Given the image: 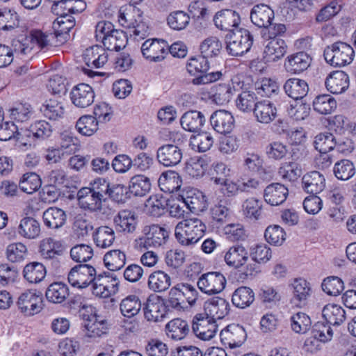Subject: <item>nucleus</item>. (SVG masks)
<instances>
[{
  "label": "nucleus",
  "mask_w": 356,
  "mask_h": 356,
  "mask_svg": "<svg viewBox=\"0 0 356 356\" xmlns=\"http://www.w3.org/2000/svg\"><path fill=\"white\" fill-rule=\"evenodd\" d=\"M209 69V63L207 58L202 54L191 57L186 65L188 72L195 76L200 73L207 72Z\"/></svg>",
  "instance_id": "51"
},
{
  "label": "nucleus",
  "mask_w": 356,
  "mask_h": 356,
  "mask_svg": "<svg viewBox=\"0 0 356 356\" xmlns=\"http://www.w3.org/2000/svg\"><path fill=\"white\" fill-rule=\"evenodd\" d=\"M109 54L107 49L98 45L87 48L83 54V58L88 67L99 68L102 67L108 59Z\"/></svg>",
  "instance_id": "25"
},
{
  "label": "nucleus",
  "mask_w": 356,
  "mask_h": 356,
  "mask_svg": "<svg viewBox=\"0 0 356 356\" xmlns=\"http://www.w3.org/2000/svg\"><path fill=\"white\" fill-rule=\"evenodd\" d=\"M323 316L327 323L333 325H339L346 318L345 310L339 305L328 304L322 311Z\"/></svg>",
  "instance_id": "41"
},
{
  "label": "nucleus",
  "mask_w": 356,
  "mask_h": 356,
  "mask_svg": "<svg viewBox=\"0 0 356 356\" xmlns=\"http://www.w3.org/2000/svg\"><path fill=\"white\" fill-rule=\"evenodd\" d=\"M214 143L212 135L207 131L201 132L195 136H192L190 140V144L193 149L197 147L200 152H205L211 149Z\"/></svg>",
  "instance_id": "54"
},
{
  "label": "nucleus",
  "mask_w": 356,
  "mask_h": 356,
  "mask_svg": "<svg viewBox=\"0 0 356 356\" xmlns=\"http://www.w3.org/2000/svg\"><path fill=\"white\" fill-rule=\"evenodd\" d=\"M166 200L163 197L158 198L156 195L151 197L147 200L145 207L147 209V213L154 217H159L168 211L166 209Z\"/></svg>",
  "instance_id": "61"
},
{
  "label": "nucleus",
  "mask_w": 356,
  "mask_h": 356,
  "mask_svg": "<svg viewBox=\"0 0 356 356\" xmlns=\"http://www.w3.org/2000/svg\"><path fill=\"white\" fill-rule=\"evenodd\" d=\"M277 172L282 179L292 182L300 177L302 169L300 163L296 161H289L282 163L278 168Z\"/></svg>",
  "instance_id": "45"
},
{
  "label": "nucleus",
  "mask_w": 356,
  "mask_h": 356,
  "mask_svg": "<svg viewBox=\"0 0 356 356\" xmlns=\"http://www.w3.org/2000/svg\"><path fill=\"white\" fill-rule=\"evenodd\" d=\"M244 215L250 220H259L262 213V202L254 198L247 199L243 204Z\"/></svg>",
  "instance_id": "59"
},
{
  "label": "nucleus",
  "mask_w": 356,
  "mask_h": 356,
  "mask_svg": "<svg viewBox=\"0 0 356 356\" xmlns=\"http://www.w3.org/2000/svg\"><path fill=\"white\" fill-rule=\"evenodd\" d=\"M99 12L102 17L110 19L111 17V1L103 0L99 6ZM95 38L102 42L104 47L110 51L111 44V22L109 20L99 22L95 26Z\"/></svg>",
  "instance_id": "5"
},
{
  "label": "nucleus",
  "mask_w": 356,
  "mask_h": 356,
  "mask_svg": "<svg viewBox=\"0 0 356 356\" xmlns=\"http://www.w3.org/2000/svg\"><path fill=\"white\" fill-rule=\"evenodd\" d=\"M254 300L253 291L246 286H241L235 290L232 294V302L238 308H245L250 306Z\"/></svg>",
  "instance_id": "46"
},
{
  "label": "nucleus",
  "mask_w": 356,
  "mask_h": 356,
  "mask_svg": "<svg viewBox=\"0 0 356 356\" xmlns=\"http://www.w3.org/2000/svg\"><path fill=\"white\" fill-rule=\"evenodd\" d=\"M99 121L92 115H83L77 120L76 129L83 136H90L98 130Z\"/></svg>",
  "instance_id": "48"
},
{
  "label": "nucleus",
  "mask_w": 356,
  "mask_h": 356,
  "mask_svg": "<svg viewBox=\"0 0 356 356\" xmlns=\"http://www.w3.org/2000/svg\"><path fill=\"white\" fill-rule=\"evenodd\" d=\"M141 307L140 299L136 296H130L122 300L120 305V309L124 316L131 317L139 312Z\"/></svg>",
  "instance_id": "58"
},
{
  "label": "nucleus",
  "mask_w": 356,
  "mask_h": 356,
  "mask_svg": "<svg viewBox=\"0 0 356 356\" xmlns=\"http://www.w3.org/2000/svg\"><path fill=\"white\" fill-rule=\"evenodd\" d=\"M312 58L305 51H300L289 56L284 62L286 70L291 74H299L310 65Z\"/></svg>",
  "instance_id": "24"
},
{
  "label": "nucleus",
  "mask_w": 356,
  "mask_h": 356,
  "mask_svg": "<svg viewBox=\"0 0 356 356\" xmlns=\"http://www.w3.org/2000/svg\"><path fill=\"white\" fill-rule=\"evenodd\" d=\"M217 327L213 317L205 314H197L193 318V331L202 340L208 341L212 339L216 333Z\"/></svg>",
  "instance_id": "10"
},
{
  "label": "nucleus",
  "mask_w": 356,
  "mask_h": 356,
  "mask_svg": "<svg viewBox=\"0 0 356 356\" xmlns=\"http://www.w3.org/2000/svg\"><path fill=\"white\" fill-rule=\"evenodd\" d=\"M177 199L181 201L191 213L196 214L204 211L208 206L207 200L204 193L194 188L188 187L183 189Z\"/></svg>",
  "instance_id": "8"
},
{
  "label": "nucleus",
  "mask_w": 356,
  "mask_h": 356,
  "mask_svg": "<svg viewBox=\"0 0 356 356\" xmlns=\"http://www.w3.org/2000/svg\"><path fill=\"white\" fill-rule=\"evenodd\" d=\"M182 180L177 172L168 170L163 172L158 180L160 189L164 193H172L179 190L181 186Z\"/></svg>",
  "instance_id": "34"
},
{
  "label": "nucleus",
  "mask_w": 356,
  "mask_h": 356,
  "mask_svg": "<svg viewBox=\"0 0 356 356\" xmlns=\"http://www.w3.org/2000/svg\"><path fill=\"white\" fill-rule=\"evenodd\" d=\"M353 163L349 159L337 161L333 168V172L337 179L342 181L350 179L355 174Z\"/></svg>",
  "instance_id": "49"
},
{
  "label": "nucleus",
  "mask_w": 356,
  "mask_h": 356,
  "mask_svg": "<svg viewBox=\"0 0 356 356\" xmlns=\"http://www.w3.org/2000/svg\"><path fill=\"white\" fill-rule=\"evenodd\" d=\"M257 97L254 92L242 91L236 100L238 109L243 112H253L254 107L257 104Z\"/></svg>",
  "instance_id": "53"
},
{
  "label": "nucleus",
  "mask_w": 356,
  "mask_h": 356,
  "mask_svg": "<svg viewBox=\"0 0 356 356\" xmlns=\"http://www.w3.org/2000/svg\"><path fill=\"white\" fill-rule=\"evenodd\" d=\"M287 45L281 38H272L265 47L264 60L266 63H273L281 59L286 53Z\"/></svg>",
  "instance_id": "28"
},
{
  "label": "nucleus",
  "mask_w": 356,
  "mask_h": 356,
  "mask_svg": "<svg viewBox=\"0 0 356 356\" xmlns=\"http://www.w3.org/2000/svg\"><path fill=\"white\" fill-rule=\"evenodd\" d=\"M147 284L150 290L155 292H162L170 287L171 279L163 270H156L149 275Z\"/></svg>",
  "instance_id": "39"
},
{
  "label": "nucleus",
  "mask_w": 356,
  "mask_h": 356,
  "mask_svg": "<svg viewBox=\"0 0 356 356\" xmlns=\"http://www.w3.org/2000/svg\"><path fill=\"white\" fill-rule=\"evenodd\" d=\"M167 24L175 31L185 29L191 21L190 15L183 10H175L170 13L166 18Z\"/></svg>",
  "instance_id": "47"
},
{
  "label": "nucleus",
  "mask_w": 356,
  "mask_h": 356,
  "mask_svg": "<svg viewBox=\"0 0 356 356\" xmlns=\"http://www.w3.org/2000/svg\"><path fill=\"white\" fill-rule=\"evenodd\" d=\"M222 43L216 37L206 38L200 44L201 54L207 58L218 56L222 49Z\"/></svg>",
  "instance_id": "57"
},
{
  "label": "nucleus",
  "mask_w": 356,
  "mask_h": 356,
  "mask_svg": "<svg viewBox=\"0 0 356 356\" xmlns=\"http://www.w3.org/2000/svg\"><path fill=\"white\" fill-rule=\"evenodd\" d=\"M44 116L51 120H58L63 118L65 105L61 99L51 98L45 101L40 108Z\"/></svg>",
  "instance_id": "35"
},
{
  "label": "nucleus",
  "mask_w": 356,
  "mask_h": 356,
  "mask_svg": "<svg viewBox=\"0 0 356 356\" xmlns=\"http://www.w3.org/2000/svg\"><path fill=\"white\" fill-rule=\"evenodd\" d=\"M292 298L291 302L298 307H302L307 304L308 299L312 294L309 283L302 278L294 280L291 285Z\"/></svg>",
  "instance_id": "18"
},
{
  "label": "nucleus",
  "mask_w": 356,
  "mask_h": 356,
  "mask_svg": "<svg viewBox=\"0 0 356 356\" xmlns=\"http://www.w3.org/2000/svg\"><path fill=\"white\" fill-rule=\"evenodd\" d=\"M313 107L320 114L327 115L336 108L337 102L330 95H320L313 101Z\"/></svg>",
  "instance_id": "50"
},
{
  "label": "nucleus",
  "mask_w": 356,
  "mask_h": 356,
  "mask_svg": "<svg viewBox=\"0 0 356 356\" xmlns=\"http://www.w3.org/2000/svg\"><path fill=\"white\" fill-rule=\"evenodd\" d=\"M210 123L216 132L226 135L230 134L234 129V118L230 112L218 110L211 115Z\"/></svg>",
  "instance_id": "19"
},
{
  "label": "nucleus",
  "mask_w": 356,
  "mask_h": 356,
  "mask_svg": "<svg viewBox=\"0 0 356 356\" xmlns=\"http://www.w3.org/2000/svg\"><path fill=\"white\" fill-rule=\"evenodd\" d=\"M226 284L225 276L219 272H209L198 280V288L204 293L211 295L221 292Z\"/></svg>",
  "instance_id": "12"
},
{
  "label": "nucleus",
  "mask_w": 356,
  "mask_h": 356,
  "mask_svg": "<svg viewBox=\"0 0 356 356\" xmlns=\"http://www.w3.org/2000/svg\"><path fill=\"white\" fill-rule=\"evenodd\" d=\"M33 109L29 104H19L10 109V118L15 124L28 122L33 117Z\"/></svg>",
  "instance_id": "44"
},
{
  "label": "nucleus",
  "mask_w": 356,
  "mask_h": 356,
  "mask_svg": "<svg viewBox=\"0 0 356 356\" xmlns=\"http://www.w3.org/2000/svg\"><path fill=\"white\" fill-rule=\"evenodd\" d=\"M325 61L334 67H343L352 63L355 56L353 47L341 41L327 46L323 51Z\"/></svg>",
  "instance_id": "4"
},
{
  "label": "nucleus",
  "mask_w": 356,
  "mask_h": 356,
  "mask_svg": "<svg viewBox=\"0 0 356 356\" xmlns=\"http://www.w3.org/2000/svg\"><path fill=\"white\" fill-rule=\"evenodd\" d=\"M65 251V247L63 243L52 238L43 239L40 244L39 252L41 257L46 260L51 261L52 264L56 268L59 264L58 258Z\"/></svg>",
  "instance_id": "14"
},
{
  "label": "nucleus",
  "mask_w": 356,
  "mask_h": 356,
  "mask_svg": "<svg viewBox=\"0 0 356 356\" xmlns=\"http://www.w3.org/2000/svg\"><path fill=\"white\" fill-rule=\"evenodd\" d=\"M264 237L270 244L280 245L286 239V233L282 227L274 224L266 229Z\"/></svg>",
  "instance_id": "60"
},
{
  "label": "nucleus",
  "mask_w": 356,
  "mask_h": 356,
  "mask_svg": "<svg viewBox=\"0 0 356 356\" xmlns=\"http://www.w3.org/2000/svg\"><path fill=\"white\" fill-rule=\"evenodd\" d=\"M182 156V149L177 145H163L156 151V159L159 163L165 167L177 165L181 162Z\"/></svg>",
  "instance_id": "16"
},
{
  "label": "nucleus",
  "mask_w": 356,
  "mask_h": 356,
  "mask_svg": "<svg viewBox=\"0 0 356 356\" xmlns=\"http://www.w3.org/2000/svg\"><path fill=\"white\" fill-rule=\"evenodd\" d=\"M325 84L331 93L341 94L348 89L349 77L343 71H335L327 77Z\"/></svg>",
  "instance_id": "31"
},
{
  "label": "nucleus",
  "mask_w": 356,
  "mask_h": 356,
  "mask_svg": "<svg viewBox=\"0 0 356 356\" xmlns=\"http://www.w3.org/2000/svg\"><path fill=\"white\" fill-rule=\"evenodd\" d=\"M109 272H104L96 275V270L89 264H78L74 266L68 273V282L72 286L83 289L95 281L93 287V294L102 298H109L111 291L109 285L102 282L104 277H110Z\"/></svg>",
  "instance_id": "1"
},
{
  "label": "nucleus",
  "mask_w": 356,
  "mask_h": 356,
  "mask_svg": "<svg viewBox=\"0 0 356 356\" xmlns=\"http://www.w3.org/2000/svg\"><path fill=\"white\" fill-rule=\"evenodd\" d=\"M205 314L213 319H222L230 310L229 303L224 298L214 297L206 301L204 305Z\"/></svg>",
  "instance_id": "22"
},
{
  "label": "nucleus",
  "mask_w": 356,
  "mask_h": 356,
  "mask_svg": "<svg viewBox=\"0 0 356 356\" xmlns=\"http://www.w3.org/2000/svg\"><path fill=\"white\" fill-rule=\"evenodd\" d=\"M165 330L168 338L178 341L188 335L190 326L187 321L177 318L170 321L165 325Z\"/></svg>",
  "instance_id": "33"
},
{
  "label": "nucleus",
  "mask_w": 356,
  "mask_h": 356,
  "mask_svg": "<svg viewBox=\"0 0 356 356\" xmlns=\"http://www.w3.org/2000/svg\"><path fill=\"white\" fill-rule=\"evenodd\" d=\"M186 302H187L184 298V296L180 291L178 284L170 289L168 299L167 302H165L168 308L171 307L178 311L188 310L189 309V304Z\"/></svg>",
  "instance_id": "55"
},
{
  "label": "nucleus",
  "mask_w": 356,
  "mask_h": 356,
  "mask_svg": "<svg viewBox=\"0 0 356 356\" xmlns=\"http://www.w3.org/2000/svg\"><path fill=\"white\" fill-rule=\"evenodd\" d=\"M136 13L135 8L131 4H125L121 6L118 10V22L121 26L130 29L131 26L134 25L136 21L134 13Z\"/></svg>",
  "instance_id": "63"
},
{
  "label": "nucleus",
  "mask_w": 356,
  "mask_h": 356,
  "mask_svg": "<svg viewBox=\"0 0 356 356\" xmlns=\"http://www.w3.org/2000/svg\"><path fill=\"white\" fill-rule=\"evenodd\" d=\"M95 189L82 188L78 191L77 197L81 208L91 211L101 210L103 202L102 197L95 195Z\"/></svg>",
  "instance_id": "27"
},
{
  "label": "nucleus",
  "mask_w": 356,
  "mask_h": 356,
  "mask_svg": "<svg viewBox=\"0 0 356 356\" xmlns=\"http://www.w3.org/2000/svg\"><path fill=\"white\" fill-rule=\"evenodd\" d=\"M168 44L164 40H147L141 47L143 56L150 61L159 62L168 54Z\"/></svg>",
  "instance_id": "13"
},
{
  "label": "nucleus",
  "mask_w": 356,
  "mask_h": 356,
  "mask_svg": "<svg viewBox=\"0 0 356 356\" xmlns=\"http://www.w3.org/2000/svg\"><path fill=\"white\" fill-rule=\"evenodd\" d=\"M283 88L285 93L295 100L302 99L309 91L307 81L298 78L287 79Z\"/></svg>",
  "instance_id": "32"
},
{
  "label": "nucleus",
  "mask_w": 356,
  "mask_h": 356,
  "mask_svg": "<svg viewBox=\"0 0 356 356\" xmlns=\"http://www.w3.org/2000/svg\"><path fill=\"white\" fill-rule=\"evenodd\" d=\"M206 121L204 115L197 110L185 112L181 119V127L189 132H198L204 126Z\"/></svg>",
  "instance_id": "29"
},
{
  "label": "nucleus",
  "mask_w": 356,
  "mask_h": 356,
  "mask_svg": "<svg viewBox=\"0 0 356 356\" xmlns=\"http://www.w3.org/2000/svg\"><path fill=\"white\" fill-rule=\"evenodd\" d=\"M253 40V35L249 30L236 29L225 36L226 50L232 56H241L250 51Z\"/></svg>",
  "instance_id": "3"
},
{
  "label": "nucleus",
  "mask_w": 356,
  "mask_h": 356,
  "mask_svg": "<svg viewBox=\"0 0 356 356\" xmlns=\"http://www.w3.org/2000/svg\"><path fill=\"white\" fill-rule=\"evenodd\" d=\"M70 98L76 107L86 108L94 102L95 93L91 86L80 83L73 88L70 92Z\"/></svg>",
  "instance_id": "20"
},
{
  "label": "nucleus",
  "mask_w": 356,
  "mask_h": 356,
  "mask_svg": "<svg viewBox=\"0 0 356 356\" xmlns=\"http://www.w3.org/2000/svg\"><path fill=\"white\" fill-rule=\"evenodd\" d=\"M335 137L330 132L321 133L316 135L314 140V146L320 153H327L334 149Z\"/></svg>",
  "instance_id": "52"
},
{
  "label": "nucleus",
  "mask_w": 356,
  "mask_h": 356,
  "mask_svg": "<svg viewBox=\"0 0 356 356\" xmlns=\"http://www.w3.org/2000/svg\"><path fill=\"white\" fill-rule=\"evenodd\" d=\"M213 22L218 29L230 33L236 29H239L241 18L235 10L225 9L215 15Z\"/></svg>",
  "instance_id": "17"
},
{
  "label": "nucleus",
  "mask_w": 356,
  "mask_h": 356,
  "mask_svg": "<svg viewBox=\"0 0 356 356\" xmlns=\"http://www.w3.org/2000/svg\"><path fill=\"white\" fill-rule=\"evenodd\" d=\"M205 229V224H177L175 236L181 245L191 246L200 241Z\"/></svg>",
  "instance_id": "6"
},
{
  "label": "nucleus",
  "mask_w": 356,
  "mask_h": 356,
  "mask_svg": "<svg viewBox=\"0 0 356 356\" xmlns=\"http://www.w3.org/2000/svg\"><path fill=\"white\" fill-rule=\"evenodd\" d=\"M84 320V327L86 336L90 338L101 337L108 334V323L106 320L102 319L96 314H82Z\"/></svg>",
  "instance_id": "15"
},
{
  "label": "nucleus",
  "mask_w": 356,
  "mask_h": 356,
  "mask_svg": "<svg viewBox=\"0 0 356 356\" xmlns=\"http://www.w3.org/2000/svg\"><path fill=\"white\" fill-rule=\"evenodd\" d=\"M288 194V188L284 185L273 183L264 189V197L268 204L277 206L286 200Z\"/></svg>",
  "instance_id": "30"
},
{
  "label": "nucleus",
  "mask_w": 356,
  "mask_h": 356,
  "mask_svg": "<svg viewBox=\"0 0 356 356\" xmlns=\"http://www.w3.org/2000/svg\"><path fill=\"white\" fill-rule=\"evenodd\" d=\"M93 256L92 248L88 245L80 244L72 248L70 257L72 259L77 263L86 262Z\"/></svg>",
  "instance_id": "62"
},
{
  "label": "nucleus",
  "mask_w": 356,
  "mask_h": 356,
  "mask_svg": "<svg viewBox=\"0 0 356 356\" xmlns=\"http://www.w3.org/2000/svg\"><path fill=\"white\" fill-rule=\"evenodd\" d=\"M234 91L230 83H220L211 88V98L216 104L224 105L229 102Z\"/></svg>",
  "instance_id": "37"
},
{
  "label": "nucleus",
  "mask_w": 356,
  "mask_h": 356,
  "mask_svg": "<svg viewBox=\"0 0 356 356\" xmlns=\"http://www.w3.org/2000/svg\"><path fill=\"white\" fill-rule=\"evenodd\" d=\"M46 273V268L42 263L34 261L25 266L23 276L29 282L36 284L45 277Z\"/></svg>",
  "instance_id": "40"
},
{
  "label": "nucleus",
  "mask_w": 356,
  "mask_h": 356,
  "mask_svg": "<svg viewBox=\"0 0 356 356\" xmlns=\"http://www.w3.org/2000/svg\"><path fill=\"white\" fill-rule=\"evenodd\" d=\"M145 237L140 238L138 244L139 247L148 248L150 247H159L166 242L169 232L164 227L158 224H152L144 228Z\"/></svg>",
  "instance_id": "11"
},
{
  "label": "nucleus",
  "mask_w": 356,
  "mask_h": 356,
  "mask_svg": "<svg viewBox=\"0 0 356 356\" xmlns=\"http://www.w3.org/2000/svg\"><path fill=\"white\" fill-rule=\"evenodd\" d=\"M274 17L273 10L264 3L254 6L250 12L251 22L259 28H268L270 26Z\"/></svg>",
  "instance_id": "21"
},
{
  "label": "nucleus",
  "mask_w": 356,
  "mask_h": 356,
  "mask_svg": "<svg viewBox=\"0 0 356 356\" xmlns=\"http://www.w3.org/2000/svg\"><path fill=\"white\" fill-rule=\"evenodd\" d=\"M277 108L269 100L257 101L253 109V115L256 120L262 124H269L277 117Z\"/></svg>",
  "instance_id": "23"
},
{
  "label": "nucleus",
  "mask_w": 356,
  "mask_h": 356,
  "mask_svg": "<svg viewBox=\"0 0 356 356\" xmlns=\"http://www.w3.org/2000/svg\"><path fill=\"white\" fill-rule=\"evenodd\" d=\"M291 328L296 333H305L312 325L310 318L305 313L298 312L291 318Z\"/></svg>",
  "instance_id": "64"
},
{
  "label": "nucleus",
  "mask_w": 356,
  "mask_h": 356,
  "mask_svg": "<svg viewBox=\"0 0 356 356\" xmlns=\"http://www.w3.org/2000/svg\"><path fill=\"white\" fill-rule=\"evenodd\" d=\"M19 312L32 316L42 309V297L35 291L27 290L19 295L16 302Z\"/></svg>",
  "instance_id": "9"
},
{
  "label": "nucleus",
  "mask_w": 356,
  "mask_h": 356,
  "mask_svg": "<svg viewBox=\"0 0 356 356\" xmlns=\"http://www.w3.org/2000/svg\"><path fill=\"white\" fill-rule=\"evenodd\" d=\"M68 295V287L62 282H54L51 284L47 287L45 292L47 300L53 303L63 302Z\"/></svg>",
  "instance_id": "43"
},
{
  "label": "nucleus",
  "mask_w": 356,
  "mask_h": 356,
  "mask_svg": "<svg viewBox=\"0 0 356 356\" xmlns=\"http://www.w3.org/2000/svg\"><path fill=\"white\" fill-rule=\"evenodd\" d=\"M151 189V182L148 177L143 175L132 177L129 181V190L130 194L143 197L147 194Z\"/></svg>",
  "instance_id": "42"
},
{
  "label": "nucleus",
  "mask_w": 356,
  "mask_h": 356,
  "mask_svg": "<svg viewBox=\"0 0 356 356\" xmlns=\"http://www.w3.org/2000/svg\"><path fill=\"white\" fill-rule=\"evenodd\" d=\"M143 309L145 318L150 322L162 321L169 311L164 299L154 294L147 298Z\"/></svg>",
  "instance_id": "7"
},
{
  "label": "nucleus",
  "mask_w": 356,
  "mask_h": 356,
  "mask_svg": "<svg viewBox=\"0 0 356 356\" xmlns=\"http://www.w3.org/2000/svg\"><path fill=\"white\" fill-rule=\"evenodd\" d=\"M220 337L222 340H229L228 344L231 348L238 347L245 341L246 332L243 327L232 325L221 332Z\"/></svg>",
  "instance_id": "36"
},
{
  "label": "nucleus",
  "mask_w": 356,
  "mask_h": 356,
  "mask_svg": "<svg viewBox=\"0 0 356 356\" xmlns=\"http://www.w3.org/2000/svg\"><path fill=\"white\" fill-rule=\"evenodd\" d=\"M41 180L40 177L34 172L25 173L19 183V188L24 193L32 194L40 188Z\"/></svg>",
  "instance_id": "56"
},
{
  "label": "nucleus",
  "mask_w": 356,
  "mask_h": 356,
  "mask_svg": "<svg viewBox=\"0 0 356 356\" xmlns=\"http://www.w3.org/2000/svg\"><path fill=\"white\" fill-rule=\"evenodd\" d=\"M224 258L226 264L229 266L239 268L248 260V253L244 247L235 245L229 249Z\"/></svg>",
  "instance_id": "38"
},
{
  "label": "nucleus",
  "mask_w": 356,
  "mask_h": 356,
  "mask_svg": "<svg viewBox=\"0 0 356 356\" xmlns=\"http://www.w3.org/2000/svg\"><path fill=\"white\" fill-rule=\"evenodd\" d=\"M50 37L52 34H46L40 30H32L28 35L22 40L13 42L16 56L21 58L31 56L33 54V48L36 44L39 49H43L50 44Z\"/></svg>",
  "instance_id": "2"
},
{
  "label": "nucleus",
  "mask_w": 356,
  "mask_h": 356,
  "mask_svg": "<svg viewBox=\"0 0 356 356\" xmlns=\"http://www.w3.org/2000/svg\"><path fill=\"white\" fill-rule=\"evenodd\" d=\"M302 188L312 195H316L323 191L325 186V179L318 171L306 173L302 178Z\"/></svg>",
  "instance_id": "26"
}]
</instances>
